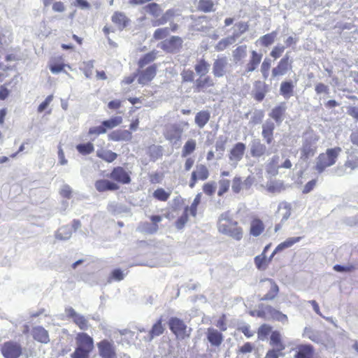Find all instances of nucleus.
Here are the masks:
<instances>
[{"instance_id": "obj_39", "label": "nucleus", "mask_w": 358, "mask_h": 358, "mask_svg": "<svg viewBox=\"0 0 358 358\" xmlns=\"http://www.w3.org/2000/svg\"><path fill=\"white\" fill-rule=\"evenodd\" d=\"M164 327L162 324V320H159L152 327L148 333V341H152L155 337L159 336L164 332Z\"/></svg>"}, {"instance_id": "obj_47", "label": "nucleus", "mask_w": 358, "mask_h": 358, "mask_svg": "<svg viewBox=\"0 0 358 358\" xmlns=\"http://www.w3.org/2000/svg\"><path fill=\"white\" fill-rule=\"evenodd\" d=\"M122 122V118L120 116L113 117L109 120H104L102 122V125L107 129H113L119 124H120Z\"/></svg>"}, {"instance_id": "obj_17", "label": "nucleus", "mask_w": 358, "mask_h": 358, "mask_svg": "<svg viewBox=\"0 0 358 358\" xmlns=\"http://www.w3.org/2000/svg\"><path fill=\"white\" fill-rule=\"evenodd\" d=\"M286 109L287 107L285 103L282 102L277 106L274 107L268 115L273 119L278 125H280L284 120V115Z\"/></svg>"}, {"instance_id": "obj_1", "label": "nucleus", "mask_w": 358, "mask_h": 358, "mask_svg": "<svg viewBox=\"0 0 358 358\" xmlns=\"http://www.w3.org/2000/svg\"><path fill=\"white\" fill-rule=\"evenodd\" d=\"M341 152L342 149L340 147L327 149L325 152L320 154L315 159V166L314 169L319 174L323 173L327 168L336 164Z\"/></svg>"}, {"instance_id": "obj_36", "label": "nucleus", "mask_w": 358, "mask_h": 358, "mask_svg": "<svg viewBox=\"0 0 358 358\" xmlns=\"http://www.w3.org/2000/svg\"><path fill=\"white\" fill-rule=\"evenodd\" d=\"M72 235L71 228L68 225L60 227L55 233V238L61 241L69 240Z\"/></svg>"}, {"instance_id": "obj_58", "label": "nucleus", "mask_w": 358, "mask_h": 358, "mask_svg": "<svg viewBox=\"0 0 358 358\" xmlns=\"http://www.w3.org/2000/svg\"><path fill=\"white\" fill-rule=\"evenodd\" d=\"M334 270L340 273L351 272L355 269V266L352 264L340 265L336 264L334 266Z\"/></svg>"}, {"instance_id": "obj_34", "label": "nucleus", "mask_w": 358, "mask_h": 358, "mask_svg": "<svg viewBox=\"0 0 358 358\" xmlns=\"http://www.w3.org/2000/svg\"><path fill=\"white\" fill-rule=\"evenodd\" d=\"M210 69V64L203 59H200L194 66L195 71L200 77L206 76Z\"/></svg>"}, {"instance_id": "obj_26", "label": "nucleus", "mask_w": 358, "mask_h": 358, "mask_svg": "<svg viewBox=\"0 0 358 358\" xmlns=\"http://www.w3.org/2000/svg\"><path fill=\"white\" fill-rule=\"evenodd\" d=\"M95 187L99 192H105V191H113L117 190L119 188V186L108 180H99L95 182Z\"/></svg>"}, {"instance_id": "obj_15", "label": "nucleus", "mask_w": 358, "mask_h": 358, "mask_svg": "<svg viewBox=\"0 0 358 358\" xmlns=\"http://www.w3.org/2000/svg\"><path fill=\"white\" fill-rule=\"evenodd\" d=\"M275 128V124L271 120H266L262 124V136L268 145L271 144L273 141Z\"/></svg>"}, {"instance_id": "obj_55", "label": "nucleus", "mask_w": 358, "mask_h": 358, "mask_svg": "<svg viewBox=\"0 0 358 358\" xmlns=\"http://www.w3.org/2000/svg\"><path fill=\"white\" fill-rule=\"evenodd\" d=\"M201 195H202L201 193H198L196 195V196H195V198H194V199L191 206L189 207L188 210H189L190 214L193 217H196V215L197 206L201 203Z\"/></svg>"}, {"instance_id": "obj_27", "label": "nucleus", "mask_w": 358, "mask_h": 358, "mask_svg": "<svg viewBox=\"0 0 358 358\" xmlns=\"http://www.w3.org/2000/svg\"><path fill=\"white\" fill-rule=\"evenodd\" d=\"M221 234L228 236L236 241H240L242 239L243 234V229L238 225L233 226V227L229 231H227L224 227L221 226Z\"/></svg>"}, {"instance_id": "obj_14", "label": "nucleus", "mask_w": 358, "mask_h": 358, "mask_svg": "<svg viewBox=\"0 0 358 358\" xmlns=\"http://www.w3.org/2000/svg\"><path fill=\"white\" fill-rule=\"evenodd\" d=\"M110 178L122 184H129L131 182L129 173L121 166L115 167L110 174Z\"/></svg>"}, {"instance_id": "obj_28", "label": "nucleus", "mask_w": 358, "mask_h": 358, "mask_svg": "<svg viewBox=\"0 0 358 358\" xmlns=\"http://www.w3.org/2000/svg\"><path fill=\"white\" fill-rule=\"evenodd\" d=\"M314 353L313 347L308 345H301L295 355V358H312Z\"/></svg>"}, {"instance_id": "obj_60", "label": "nucleus", "mask_w": 358, "mask_h": 358, "mask_svg": "<svg viewBox=\"0 0 358 358\" xmlns=\"http://www.w3.org/2000/svg\"><path fill=\"white\" fill-rule=\"evenodd\" d=\"M285 50V46L281 44H278L271 50L270 55L274 59L279 58Z\"/></svg>"}, {"instance_id": "obj_41", "label": "nucleus", "mask_w": 358, "mask_h": 358, "mask_svg": "<svg viewBox=\"0 0 358 358\" xmlns=\"http://www.w3.org/2000/svg\"><path fill=\"white\" fill-rule=\"evenodd\" d=\"M292 206L287 201H282L278 205V210H284L285 212L282 214L281 223L287 221L291 215Z\"/></svg>"}, {"instance_id": "obj_20", "label": "nucleus", "mask_w": 358, "mask_h": 358, "mask_svg": "<svg viewBox=\"0 0 358 358\" xmlns=\"http://www.w3.org/2000/svg\"><path fill=\"white\" fill-rule=\"evenodd\" d=\"M268 285L269 287L268 292L261 299L262 301H272L273 300L279 292V287L275 282L270 278L266 279L263 281Z\"/></svg>"}, {"instance_id": "obj_7", "label": "nucleus", "mask_w": 358, "mask_h": 358, "mask_svg": "<svg viewBox=\"0 0 358 358\" xmlns=\"http://www.w3.org/2000/svg\"><path fill=\"white\" fill-rule=\"evenodd\" d=\"M99 355L101 358H116V350L114 343L104 339L97 343Z\"/></svg>"}, {"instance_id": "obj_32", "label": "nucleus", "mask_w": 358, "mask_h": 358, "mask_svg": "<svg viewBox=\"0 0 358 358\" xmlns=\"http://www.w3.org/2000/svg\"><path fill=\"white\" fill-rule=\"evenodd\" d=\"M264 230V224L261 220L255 218L252 220L250 230V233L252 236L255 237L259 236Z\"/></svg>"}, {"instance_id": "obj_48", "label": "nucleus", "mask_w": 358, "mask_h": 358, "mask_svg": "<svg viewBox=\"0 0 358 358\" xmlns=\"http://www.w3.org/2000/svg\"><path fill=\"white\" fill-rule=\"evenodd\" d=\"M77 150L82 155H89L94 151V145L92 143H80L76 146Z\"/></svg>"}, {"instance_id": "obj_44", "label": "nucleus", "mask_w": 358, "mask_h": 358, "mask_svg": "<svg viewBox=\"0 0 358 358\" xmlns=\"http://www.w3.org/2000/svg\"><path fill=\"white\" fill-rule=\"evenodd\" d=\"M156 54L155 51H152L144 55L138 62L139 68H143L145 65L153 62L156 59Z\"/></svg>"}, {"instance_id": "obj_52", "label": "nucleus", "mask_w": 358, "mask_h": 358, "mask_svg": "<svg viewBox=\"0 0 358 358\" xmlns=\"http://www.w3.org/2000/svg\"><path fill=\"white\" fill-rule=\"evenodd\" d=\"M91 352L85 350L84 348H81L80 347H76L75 351L71 355V358H89L90 353Z\"/></svg>"}, {"instance_id": "obj_54", "label": "nucleus", "mask_w": 358, "mask_h": 358, "mask_svg": "<svg viewBox=\"0 0 358 358\" xmlns=\"http://www.w3.org/2000/svg\"><path fill=\"white\" fill-rule=\"evenodd\" d=\"M188 209H189V207L187 206L185 208V211L182 213V215L180 217H179L178 219L177 220V221L176 222V226L177 229H182L184 227L185 224L187 222V221H188V215H187Z\"/></svg>"}, {"instance_id": "obj_30", "label": "nucleus", "mask_w": 358, "mask_h": 358, "mask_svg": "<svg viewBox=\"0 0 358 358\" xmlns=\"http://www.w3.org/2000/svg\"><path fill=\"white\" fill-rule=\"evenodd\" d=\"M110 140L114 141H130L132 138L131 133L128 130H119L112 132L109 135Z\"/></svg>"}, {"instance_id": "obj_35", "label": "nucleus", "mask_w": 358, "mask_h": 358, "mask_svg": "<svg viewBox=\"0 0 358 358\" xmlns=\"http://www.w3.org/2000/svg\"><path fill=\"white\" fill-rule=\"evenodd\" d=\"M96 156L107 162H112L117 157V155L115 152L103 149L97 150Z\"/></svg>"}, {"instance_id": "obj_3", "label": "nucleus", "mask_w": 358, "mask_h": 358, "mask_svg": "<svg viewBox=\"0 0 358 358\" xmlns=\"http://www.w3.org/2000/svg\"><path fill=\"white\" fill-rule=\"evenodd\" d=\"M169 327L171 331L176 336L177 338L183 339L186 336H189L187 333V327L183 320L176 317H172L169 320Z\"/></svg>"}, {"instance_id": "obj_29", "label": "nucleus", "mask_w": 358, "mask_h": 358, "mask_svg": "<svg viewBox=\"0 0 358 358\" xmlns=\"http://www.w3.org/2000/svg\"><path fill=\"white\" fill-rule=\"evenodd\" d=\"M112 22L122 30L128 25L129 20L124 13L115 12L112 16Z\"/></svg>"}, {"instance_id": "obj_8", "label": "nucleus", "mask_w": 358, "mask_h": 358, "mask_svg": "<svg viewBox=\"0 0 358 358\" xmlns=\"http://www.w3.org/2000/svg\"><path fill=\"white\" fill-rule=\"evenodd\" d=\"M183 128L180 124H172L166 130V138L173 145H178L180 141Z\"/></svg>"}, {"instance_id": "obj_2", "label": "nucleus", "mask_w": 358, "mask_h": 358, "mask_svg": "<svg viewBox=\"0 0 358 358\" xmlns=\"http://www.w3.org/2000/svg\"><path fill=\"white\" fill-rule=\"evenodd\" d=\"M317 138L313 134H308L303 137L301 148V159L308 160L314 156L317 150Z\"/></svg>"}, {"instance_id": "obj_59", "label": "nucleus", "mask_w": 358, "mask_h": 358, "mask_svg": "<svg viewBox=\"0 0 358 358\" xmlns=\"http://www.w3.org/2000/svg\"><path fill=\"white\" fill-rule=\"evenodd\" d=\"M345 166L350 169V172L358 168V158L352 156L345 162Z\"/></svg>"}, {"instance_id": "obj_50", "label": "nucleus", "mask_w": 358, "mask_h": 358, "mask_svg": "<svg viewBox=\"0 0 358 358\" xmlns=\"http://www.w3.org/2000/svg\"><path fill=\"white\" fill-rule=\"evenodd\" d=\"M234 41L235 38L233 37L223 38L217 43V45L215 46V49L217 51H222L229 45L232 44Z\"/></svg>"}, {"instance_id": "obj_11", "label": "nucleus", "mask_w": 358, "mask_h": 358, "mask_svg": "<svg viewBox=\"0 0 358 358\" xmlns=\"http://www.w3.org/2000/svg\"><path fill=\"white\" fill-rule=\"evenodd\" d=\"M229 60L227 57H217L213 64V73L216 78H222L227 73Z\"/></svg>"}, {"instance_id": "obj_40", "label": "nucleus", "mask_w": 358, "mask_h": 358, "mask_svg": "<svg viewBox=\"0 0 358 358\" xmlns=\"http://www.w3.org/2000/svg\"><path fill=\"white\" fill-rule=\"evenodd\" d=\"M278 32L276 31H273L269 34H265L262 36H261L259 38V41L260 44L263 46L268 47V45H271L276 36H277Z\"/></svg>"}, {"instance_id": "obj_24", "label": "nucleus", "mask_w": 358, "mask_h": 358, "mask_svg": "<svg viewBox=\"0 0 358 358\" xmlns=\"http://www.w3.org/2000/svg\"><path fill=\"white\" fill-rule=\"evenodd\" d=\"M303 336L308 338V339H310V341H312L313 342H314L315 343H317V344L323 343V340H322V338L321 336V332L317 330L313 329L310 327H306L304 328L303 332Z\"/></svg>"}, {"instance_id": "obj_19", "label": "nucleus", "mask_w": 358, "mask_h": 358, "mask_svg": "<svg viewBox=\"0 0 358 358\" xmlns=\"http://www.w3.org/2000/svg\"><path fill=\"white\" fill-rule=\"evenodd\" d=\"M32 336L36 341L47 344L50 342L48 331L41 326L34 327L32 329Z\"/></svg>"}, {"instance_id": "obj_56", "label": "nucleus", "mask_w": 358, "mask_h": 358, "mask_svg": "<svg viewBox=\"0 0 358 358\" xmlns=\"http://www.w3.org/2000/svg\"><path fill=\"white\" fill-rule=\"evenodd\" d=\"M169 34V28H159L157 29L153 34V38L155 40H160L166 38Z\"/></svg>"}, {"instance_id": "obj_4", "label": "nucleus", "mask_w": 358, "mask_h": 358, "mask_svg": "<svg viewBox=\"0 0 358 358\" xmlns=\"http://www.w3.org/2000/svg\"><path fill=\"white\" fill-rule=\"evenodd\" d=\"M1 353L5 358H19L22 354V348L17 342L6 341L1 347Z\"/></svg>"}, {"instance_id": "obj_5", "label": "nucleus", "mask_w": 358, "mask_h": 358, "mask_svg": "<svg viewBox=\"0 0 358 358\" xmlns=\"http://www.w3.org/2000/svg\"><path fill=\"white\" fill-rule=\"evenodd\" d=\"M249 146L251 156L255 158H259L264 155L268 156L271 153L270 149L267 148L266 145L262 143L259 138H253Z\"/></svg>"}, {"instance_id": "obj_18", "label": "nucleus", "mask_w": 358, "mask_h": 358, "mask_svg": "<svg viewBox=\"0 0 358 358\" xmlns=\"http://www.w3.org/2000/svg\"><path fill=\"white\" fill-rule=\"evenodd\" d=\"M266 313H268L267 320H273L282 324H287L288 317L287 315L282 313L269 305H266Z\"/></svg>"}, {"instance_id": "obj_38", "label": "nucleus", "mask_w": 358, "mask_h": 358, "mask_svg": "<svg viewBox=\"0 0 358 358\" xmlns=\"http://www.w3.org/2000/svg\"><path fill=\"white\" fill-rule=\"evenodd\" d=\"M233 59L235 63H238L247 56V46L245 45L237 47L232 52Z\"/></svg>"}, {"instance_id": "obj_22", "label": "nucleus", "mask_w": 358, "mask_h": 358, "mask_svg": "<svg viewBox=\"0 0 358 358\" xmlns=\"http://www.w3.org/2000/svg\"><path fill=\"white\" fill-rule=\"evenodd\" d=\"M213 85L214 82L209 76L200 77L194 81V90L197 92H205L208 87Z\"/></svg>"}, {"instance_id": "obj_16", "label": "nucleus", "mask_w": 358, "mask_h": 358, "mask_svg": "<svg viewBox=\"0 0 358 358\" xmlns=\"http://www.w3.org/2000/svg\"><path fill=\"white\" fill-rule=\"evenodd\" d=\"M76 345L78 347L81 348H84L90 352L93 350L94 348V341L92 337H90L86 333H79L77 334L76 338Z\"/></svg>"}, {"instance_id": "obj_21", "label": "nucleus", "mask_w": 358, "mask_h": 358, "mask_svg": "<svg viewBox=\"0 0 358 358\" xmlns=\"http://www.w3.org/2000/svg\"><path fill=\"white\" fill-rule=\"evenodd\" d=\"M262 59V54L258 53L255 50H252L251 52L250 59L246 64L244 74L254 71L260 64Z\"/></svg>"}, {"instance_id": "obj_45", "label": "nucleus", "mask_w": 358, "mask_h": 358, "mask_svg": "<svg viewBox=\"0 0 358 358\" xmlns=\"http://www.w3.org/2000/svg\"><path fill=\"white\" fill-rule=\"evenodd\" d=\"M196 141L194 139H189L183 146L182 150V157H185L192 153L196 149Z\"/></svg>"}, {"instance_id": "obj_10", "label": "nucleus", "mask_w": 358, "mask_h": 358, "mask_svg": "<svg viewBox=\"0 0 358 358\" xmlns=\"http://www.w3.org/2000/svg\"><path fill=\"white\" fill-rule=\"evenodd\" d=\"M289 55L287 52L285 55L279 61L278 65L272 69L271 76L273 78L285 76L289 67H291L292 62H289Z\"/></svg>"}, {"instance_id": "obj_49", "label": "nucleus", "mask_w": 358, "mask_h": 358, "mask_svg": "<svg viewBox=\"0 0 358 358\" xmlns=\"http://www.w3.org/2000/svg\"><path fill=\"white\" fill-rule=\"evenodd\" d=\"M171 193L166 192L163 188H158L153 192V196L162 201H167Z\"/></svg>"}, {"instance_id": "obj_53", "label": "nucleus", "mask_w": 358, "mask_h": 358, "mask_svg": "<svg viewBox=\"0 0 358 358\" xmlns=\"http://www.w3.org/2000/svg\"><path fill=\"white\" fill-rule=\"evenodd\" d=\"M73 322L79 327L82 330H87L89 327L87 320L82 315L78 314Z\"/></svg>"}, {"instance_id": "obj_62", "label": "nucleus", "mask_w": 358, "mask_h": 358, "mask_svg": "<svg viewBox=\"0 0 358 358\" xmlns=\"http://www.w3.org/2000/svg\"><path fill=\"white\" fill-rule=\"evenodd\" d=\"M181 77L182 82L192 83L194 82V73L191 70L183 71L181 73Z\"/></svg>"}, {"instance_id": "obj_33", "label": "nucleus", "mask_w": 358, "mask_h": 358, "mask_svg": "<svg viewBox=\"0 0 358 358\" xmlns=\"http://www.w3.org/2000/svg\"><path fill=\"white\" fill-rule=\"evenodd\" d=\"M270 345L276 348L278 351H282L285 348L284 344L281 341V335L280 332L274 331L271 333Z\"/></svg>"}, {"instance_id": "obj_25", "label": "nucleus", "mask_w": 358, "mask_h": 358, "mask_svg": "<svg viewBox=\"0 0 358 358\" xmlns=\"http://www.w3.org/2000/svg\"><path fill=\"white\" fill-rule=\"evenodd\" d=\"M295 84L292 80L283 81L280 84V94L286 99H289L294 94Z\"/></svg>"}, {"instance_id": "obj_43", "label": "nucleus", "mask_w": 358, "mask_h": 358, "mask_svg": "<svg viewBox=\"0 0 358 358\" xmlns=\"http://www.w3.org/2000/svg\"><path fill=\"white\" fill-rule=\"evenodd\" d=\"M148 153L151 160L155 162L162 156V148L160 145H152L148 148Z\"/></svg>"}, {"instance_id": "obj_51", "label": "nucleus", "mask_w": 358, "mask_h": 358, "mask_svg": "<svg viewBox=\"0 0 358 358\" xmlns=\"http://www.w3.org/2000/svg\"><path fill=\"white\" fill-rule=\"evenodd\" d=\"M250 315L257 316L258 317L263 318L264 320H267L268 313H266V305L260 304L259 305L258 310H252L250 312Z\"/></svg>"}, {"instance_id": "obj_63", "label": "nucleus", "mask_w": 358, "mask_h": 358, "mask_svg": "<svg viewBox=\"0 0 358 358\" xmlns=\"http://www.w3.org/2000/svg\"><path fill=\"white\" fill-rule=\"evenodd\" d=\"M266 262V257L264 252L262 255H257L255 257V264L258 269H262Z\"/></svg>"}, {"instance_id": "obj_6", "label": "nucleus", "mask_w": 358, "mask_h": 358, "mask_svg": "<svg viewBox=\"0 0 358 358\" xmlns=\"http://www.w3.org/2000/svg\"><path fill=\"white\" fill-rule=\"evenodd\" d=\"M246 145L243 143H237L230 150L229 155V164L236 168L238 166V162L243 159Z\"/></svg>"}, {"instance_id": "obj_12", "label": "nucleus", "mask_w": 358, "mask_h": 358, "mask_svg": "<svg viewBox=\"0 0 358 358\" xmlns=\"http://www.w3.org/2000/svg\"><path fill=\"white\" fill-rule=\"evenodd\" d=\"M157 66L151 65L143 71H138V82L141 85H146L150 82L156 76Z\"/></svg>"}, {"instance_id": "obj_37", "label": "nucleus", "mask_w": 358, "mask_h": 358, "mask_svg": "<svg viewBox=\"0 0 358 358\" xmlns=\"http://www.w3.org/2000/svg\"><path fill=\"white\" fill-rule=\"evenodd\" d=\"M143 10L154 17H158L162 13L161 6L156 3H150L143 7Z\"/></svg>"}, {"instance_id": "obj_31", "label": "nucleus", "mask_w": 358, "mask_h": 358, "mask_svg": "<svg viewBox=\"0 0 358 358\" xmlns=\"http://www.w3.org/2000/svg\"><path fill=\"white\" fill-rule=\"evenodd\" d=\"M210 117V115L208 111L201 110L196 114L194 122L200 129H202L208 123Z\"/></svg>"}, {"instance_id": "obj_9", "label": "nucleus", "mask_w": 358, "mask_h": 358, "mask_svg": "<svg viewBox=\"0 0 358 358\" xmlns=\"http://www.w3.org/2000/svg\"><path fill=\"white\" fill-rule=\"evenodd\" d=\"M182 42L180 37L173 36L162 43L161 48L166 52L174 53L182 47Z\"/></svg>"}, {"instance_id": "obj_57", "label": "nucleus", "mask_w": 358, "mask_h": 358, "mask_svg": "<svg viewBox=\"0 0 358 358\" xmlns=\"http://www.w3.org/2000/svg\"><path fill=\"white\" fill-rule=\"evenodd\" d=\"M219 185L220 187L217 194L218 196H222L229 190L230 181L227 179L220 180L219 181Z\"/></svg>"}, {"instance_id": "obj_46", "label": "nucleus", "mask_w": 358, "mask_h": 358, "mask_svg": "<svg viewBox=\"0 0 358 358\" xmlns=\"http://www.w3.org/2000/svg\"><path fill=\"white\" fill-rule=\"evenodd\" d=\"M198 8L204 13L214 11V3L211 0H199Z\"/></svg>"}, {"instance_id": "obj_64", "label": "nucleus", "mask_w": 358, "mask_h": 358, "mask_svg": "<svg viewBox=\"0 0 358 358\" xmlns=\"http://www.w3.org/2000/svg\"><path fill=\"white\" fill-rule=\"evenodd\" d=\"M347 114L358 121V106H350L347 108Z\"/></svg>"}, {"instance_id": "obj_13", "label": "nucleus", "mask_w": 358, "mask_h": 358, "mask_svg": "<svg viewBox=\"0 0 358 358\" xmlns=\"http://www.w3.org/2000/svg\"><path fill=\"white\" fill-rule=\"evenodd\" d=\"M238 225V222L233 220L231 213L229 211L222 213L218 217L217 229L221 233V226L224 227L227 231H229L233 226Z\"/></svg>"}, {"instance_id": "obj_42", "label": "nucleus", "mask_w": 358, "mask_h": 358, "mask_svg": "<svg viewBox=\"0 0 358 358\" xmlns=\"http://www.w3.org/2000/svg\"><path fill=\"white\" fill-rule=\"evenodd\" d=\"M192 173H196L197 178L201 180H206L209 176L208 169L203 164H197L196 166V170Z\"/></svg>"}, {"instance_id": "obj_61", "label": "nucleus", "mask_w": 358, "mask_h": 358, "mask_svg": "<svg viewBox=\"0 0 358 358\" xmlns=\"http://www.w3.org/2000/svg\"><path fill=\"white\" fill-rule=\"evenodd\" d=\"M231 189L236 194L239 193L241 189H243L242 180L240 177H235L233 179Z\"/></svg>"}, {"instance_id": "obj_23", "label": "nucleus", "mask_w": 358, "mask_h": 358, "mask_svg": "<svg viewBox=\"0 0 358 358\" xmlns=\"http://www.w3.org/2000/svg\"><path fill=\"white\" fill-rule=\"evenodd\" d=\"M207 338L213 346H220L223 341V336L217 329L208 328L207 331Z\"/></svg>"}]
</instances>
